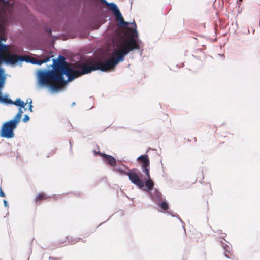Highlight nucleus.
Instances as JSON below:
<instances>
[{"label":"nucleus","mask_w":260,"mask_h":260,"mask_svg":"<svg viewBox=\"0 0 260 260\" xmlns=\"http://www.w3.org/2000/svg\"><path fill=\"white\" fill-rule=\"evenodd\" d=\"M131 24L133 28L129 29L130 37L122 38L116 46V49L111 53L108 57H103L99 59L95 64L83 65L80 71H77L78 76L88 74L93 71L100 70L107 72L113 70L115 67L120 62L124 61V56L133 50H139L142 41L138 38L137 25L135 21Z\"/></svg>","instance_id":"f257e3e1"},{"label":"nucleus","mask_w":260,"mask_h":260,"mask_svg":"<svg viewBox=\"0 0 260 260\" xmlns=\"http://www.w3.org/2000/svg\"><path fill=\"white\" fill-rule=\"evenodd\" d=\"M51 70L41 69L37 72V84L40 88H46L51 94H55L61 91V87L53 84L57 82L66 83L72 81L76 78L72 73L73 69L67 67L66 58L63 56L59 55L57 59H52Z\"/></svg>","instance_id":"f03ea898"},{"label":"nucleus","mask_w":260,"mask_h":260,"mask_svg":"<svg viewBox=\"0 0 260 260\" xmlns=\"http://www.w3.org/2000/svg\"><path fill=\"white\" fill-rule=\"evenodd\" d=\"M3 39L0 37V66L3 63L7 65H13L12 63H9L7 60H9L8 57L9 53V45L3 43ZM6 81V75L4 69L0 67V94L1 91L4 88L5 82Z\"/></svg>","instance_id":"7ed1b4c3"},{"label":"nucleus","mask_w":260,"mask_h":260,"mask_svg":"<svg viewBox=\"0 0 260 260\" xmlns=\"http://www.w3.org/2000/svg\"><path fill=\"white\" fill-rule=\"evenodd\" d=\"M18 125L16 122L11 119L3 123L0 130V136L5 138H12L14 137V130Z\"/></svg>","instance_id":"20e7f679"},{"label":"nucleus","mask_w":260,"mask_h":260,"mask_svg":"<svg viewBox=\"0 0 260 260\" xmlns=\"http://www.w3.org/2000/svg\"><path fill=\"white\" fill-rule=\"evenodd\" d=\"M100 1L109 7V9L115 16L116 20L119 21L121 26H127L130 24L127 22L124 21L123 16L116 4L113 2L108 3L106 0Z\"/></svg>","instance_id":"39448f33"},{"label":"nucleus","mask_w":260,"mask_h":260,"mask_svg":"<svg viewBox=\"0 0 260 260\" xmlns=\"http://www.w3.org/2000/svg\"><path fill=\"white\" fill-rule=\"evenodd\" d=\"M9 60H7V62L9 63H12L13 65H17L19 63L21 64L22 62L25 61L27 63H30L32 64H35L36 58H25L23 56H18L17 54L12 53L10 50V45H9Z\"/></svg>","instance_id":"423d86ee"},{"label":"nucleus","mask_w":260,"mask_h":260,"mask_svg":"<svg viewBox=\"0 0 260 260\" xmlns=\"http://www.w3.org/2000/svg\"><path fill=\"white\" fill-rule=\"evenodd\" d=\"M136 169H132L129 172H126L121 170V175L128 176L129 180L132 183L138 186L140 189L144 186V182L140 178L139 174L135 171Z\"/></svg>","instance_id":"0eeeda50"},{"label":"nucleus","mask_w":260,"mask_h":260,"mask_svg":"<svg viewBox=\"0 0 260 260\" xmlns=\"http://www.w3.org/2000/svg\"><path fill=\"white\" fill-rule=\"evenodd\" d=\"M137 160L141 162L142 171L147 177H149L150 161L147 155H142L137 158Z\"/></svg>","instance_id":"6e6552de"},{"label":"nucleus","mask_w":260,"mask_h":260,"mask_svg":"<svg viewBox=\"0 0 260 260\" xmlns=\"http://www.w3.org/2000/svg\"><path fill=\"white\" fill-rule=\"evenodd\" d=\"M151 196L152 200L156 202H160L161 200L162 194L156 189L153 190L149 193Z\"/></svg>","instance_id":"1a4fd4ad"},{"label":"nucleus","mask_w":260,"mask_h":260,"mask_svg":"<svg viewBox=\"0 0 260 260\" xmlns=\"http://www.w3.org/2000/svg\"><path fill=\"white\" fill-rule=\"evenodd\" d=\"M99 154L104 158V159L107 162L108 164L111 166H115L116 165V160L113 156L105 154L98 153Z\"/></svg>","instance_id":"9d476101"},{"label":"nucleus","mask_w":260,"mask_h":260,"mask_svg":"<svg viewBox=\"0 0 260 260\" xmlns=\"http://www.w3.org/2000/svg\"><path fill=\"white\" fill-rule=\"evenodd\" d=\"M147 177V179L144 182L146 187V189H144V190H146L147 192L149 193L153 190L154 183L153 181L150 179V175L149 177Z\"/></svg>","instance_id":"9b49d317"},{"label":"nucleus","mask_w":260,"mask_h":260,"mask_svg":"<svg viewBox=\"0 0 260 260\" xmlns=\"http://www.w3.org/2000/svg\"><path fill=\"white\" fill-rule=\"evenodd\" d=\"M222 247L224 249V256L228 258H232V254L231 253V247L228 245L226 243L221 241Z\"/></svg>","instance_id":"f8f14e48"},{"label":"nucleus","mask_w":260,"mask_h":260,"mask_svg":"<svg viewBox=\"0 0 260 260\" xmlns=\"http://www.w3.org/2000/svg\"><path fill=\"white\" fill-rule=\"evenodd\" d=\"M11 104L15 105L18 106L19 108H24L26 104L24 102L22 101L20 98H17L15 101H12Z\"/></svg>","instance_id":"ddd939ff"},{"label":"nucleus","mask_w":260,"mask_h":260,"mask_svg":"<svg viewBox=\"0 0 260 260\" xmlns=\"http://www.w3.org/2000/svg\"><path fill=\"white\" fill-rule=\"evenodd\" d=\"M22 108H19L18 112L17 113V114L15 115V116L12 119L14 121L16 122L17 123H19L20 121V119L22 116V114L23 113V111L22 110Z\"/></svg>","instance_id":"4468645a"},{"label":"nucleus","mask_w":260,"mask_h":260,"mask_svg":"<svg viewBox=\"0 0 260 260\" xmlns=\"http://www.w3.org/2000/svg\"><path fill=\"white\" fill-rule=\"evenodd\" d=\"M50 60V57H45L43 59H36L35 65L41 66L44 63H46Z\"/></svg>","instance_id":"2eb2a0df"},{"label":"nucleus","mask_w":260,"mask_h":260,"mask_svg":"<svg viewBox=\"0 0 260 260\" xmlns=\"http://www.w3.org/2000/svg\"><path fill=\"white\" fill-rule=\"evenodd\" d=\"M1 94H0V102L6 104H11L12 103V100L8 98L7 95H5L4 96H2Z\"/></svg>","instance_id":"dca6fc26"},{"label":"nucleus","mask_w":260,"mask_h":260,"mask_svg":"<svg viewBox=\"0 0 260 260\" xmlns=\"http://www.w3.org/2000/svg\"><path fill=\"white\" fill-rule=\"evenodd\" d=\"M157 204L164 211H166L168 208V204L166 201L158 202Z\"/></svg>","instance_id":"f3484780"},{"label":"nucleus","mask_w":260,"mask_h":260,"mask_svg":"<svg viewBox=\"0 0 260 260\" xmlns=\"http://www.w3.org/2000/svg\"><path fill=\"white\" fill-rule=\"evenodd\" d=\"M45 198H46V197L45 196V194L40 193L36 197L35 200H36V202H38V201H42V200L45 199Z\"/></svg>","instance_id":"a211bd4d"},{"label":"nucleus","mask_w":260,"mask_h":260,"mask_svg":"<svg viewBox=\"0 0 260 260\" xmlns=\"http://www.w3.org/2000/svg\"><path fill=\"white\" fill-rule=\"evenodd\" d=\"M28 101H30L29 102V105H28V110H29L30 112L32 111V107L33 106L32 105V100L31 99H27L26 102H28Z\"/></svg>","instance_id":"6ab92c4d"},{"label":"nucleus","mask_w":260,"mask_h":260,"mask_svg":"<svg viewBox=\"0 0 260 260\" xmlns=\"http://www.w3.org/2000/svg\"><path fill=\"white\" fill-rule=\"evenodd\" d=\"M29 119H30V117L29 116L27 115V114H25L24 116V117L22 119V121L23 122H27L28 121H29Z\"/></svg>","instance_id":"aec40b11"},{"label":"nucleus","mask_w":260,"mask_h":260,"mask_svg":"<svg viewBox=\"0 0 260 260\" xmlns=\"http://www.w3.org/2000/svg\"><path fill=\"white\" fill-rule=\"evenodd\" d=\"M0 197H5V194L4 192L3 191V190H2L1 188H0Z\"/></svg>","instance_id":"412c9836"},{"label":"nucleus","mask_w":260,"mask_h":260,"mask_svg":"<svg viewBox=\"0 0 260 260\" xmlns=\"http://www.w3.org/2000/svg\"><path fill=\"white\" fill-rule=\"evenodd\" d=\"M115 171L118 173H119L120 174H121V170H123L122 169H120L119 168H116L115 169Z\"/></svg>","instance_id":"4be33fe9"},{"label":"nucleus","mask_w":260,"mask_h":260,"mask_svg":"<svg viewBox=\"0 0 260 260\" xmlns=\"http://www.w3.org/2000/svg\"><path fill=\"white\" fill-rule=\"evenodd\" d=\"M3 202H4V206L5 207H8L9 204H8V202L5 200H4Z\"/></svg>","instance_id":"5701e85b"},{"label":"nucleus","mask_w":260,"mask_h":260,"mask_svg":"<svg viewBox=\"0 0 260 260\" xmlns=\"http://www.w3.org/2000/svg\"><path fill=\"white\" fill-rule=\"evenodd\" d=\"M49 260H59V258H55V257H49Z\"/></svg>","instance_id":"b1692460"},{"label":"nucleus","mask_w":260,"mask_h":260,"mask_svg":"<svg viewBox=\"0 0 260 260\" xmlns=\"http://www.w3.org/2000/svg\"><path fill=\"white\" fill-rule=\"evenodd\" d=\"M177 217L178 218V219L180 220L181 223H183V222L182 220H181V219L179 217H178V216H177Z\"/></svg>","instance_id":"393cba45"},{"label":"nucleus","mask_w":260,"mask_h":260,"mask_svg":"<svg viewBox=\"0 0 260 260\" xmlns=\"http://www.w3.org/2000/svg\"><path fill=\"white\" fill-rule=\"evenodd\" d=\"M0 2H2L3 3H6L7 2L6 0H0Z\"/></svg>","instance_id":"a878e982"},{"label":"nucleus","mask_w":260,"mask_h":260,"mask_svg":"<svg viewBox=\"0 0 260 260\" xmlns=\"http://www.w3.org/2000/svg\"><path fill=\"white\" fill-rule=\"evenodd\" d=\"M225 236H226V234L225 233H223V234H222L221 238H223Z\"/></svg>","instance_id":"bb28decb"},{"label":"nucleus","mask_w":260,"mask_h":260,"mask_svg":"<svg viewBox=\"0 0 260 260\" xmlns=\"http://www.w3.org/2000/svg\"><path fill=\"white\" fill-rule=\"evenodd\" d=\"M49 32L50 34H51V29H50V28H49Z\"/></svg>","instance_id":"cd10ccee"},{"label":"nucleus","mask_w":260,"mask_h":260,"mask_svg":"<svg viewBox=\"0 0 260 260\" xmlns=\"http://www.w3.org/2000/svg\"><path fill=\"white\" fill-rule=\"evenodd\" d=\"M75 105V102H73L72 104V106H74Z\"/></svg>","instance_id":"c85d7f7f"},{"label":"nucleus","mask_w":260,"mask_h":260,"mask_svg":"<svg viewBox=\"0 0 260 260\" xmlns=\"http://www.w3.org/2000/svg\"><path fill=\"white\" fill-rule=\"evenodd\" d=\"M170 215H171L172 216H174L173 215H172L170 213L168 212Z\"/></svg>","instance_id":"c756f323"},{"label":"nucleus","mask_w":260,"mask_h":260,"mask_svg":"<svg viewBox=\"0 0 260 260\" xmlns=\"http://www.w3.org/2000/svg\"><path fill=\"white\" fill-rule=\"evenodd\" d=\"M240 1H242V0H239Z\"/></svg>","instance_id":"7c9ffc66"}]
</instances>
